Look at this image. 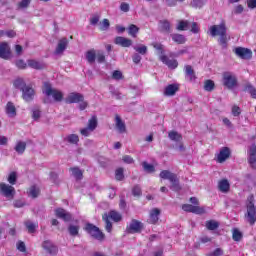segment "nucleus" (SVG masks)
Masks as SVG:
<instances>
[{
	"mask_svg": "<svg viewBox=\"0 0 256 256\" xmlns=\"http://www.w3.org/2000/svg\"><path fill=\"white\" fill-rule=\"evenodd\" d=\"M209 31L212 37H219L218 43L221 45L222 49H227V26L225 22L211 26Z\"/></svg>",
	"mask_w": 256,
	"mask_h": 256,
	"instance_id": "1",
	"label": "nucleus"
},
{
	"mask_svg": "<svg viewBox=\"0 0 256 256\" xmlns=\"http://www.w3.org/2000/svg\"><path fill=\"white\" fill-rule=\"evenodd\" d=\"M42 93L46 95V97H52L56 103H61L63 101V92L61 90L53 88L51 83L44 82L42 87Z\"/></svg>",
	"mask_w": 256,
	"mask_h": 256,
	"instance_id": "2",
	"label": "nucleus"
},
{
	"mask_svg": "<svg viewBox=\"0 0 256 256\" xmlns=\"http://www.w3.org/2000/svg\"><path fill=\"white\" fill-rule=\"evenodd\" d=\"M103 221H105V229L108 233H111L113 231V224L109 219H112L114 223H119L123 217L121 214L115 210L110 211L109 213H105L102 216Z\"/></svg>",
	"mask_w": 256,
	"mask_h": 256,
	"instance_id": "3",
	"label": "nucleus"
},
{
	"mask_svg": "<svg viewBox=\"0 0 256 256\" xmlns=\"http://www.w3.org/2000/svg\"><path fill=\"white\" fill-rule=\"evenodd\" d=\"M66 103L71 104V103H80L79 104V109L80 111H85L86 107H89V103L85 101V96L79 92H72L68 94V96L65 99Z\"/></svg>",
	"mask_w": 256,
	"mask_h": 256,
	"instance_id": "4",
	"label": "nucleus"
},
{
	"mask_svg": "<svg viewBox=\"0 0 256 256\" xmlns=\"http://www.w3.org/2000/svg\"><path fill=\"white\" fill-rule=\"evenodd\" d=\"M222 83L227 89L237 87V76L233 72H224L222 74Z\"/></svg>",
	"mask_w": 256,
	"mask_h": 256,
	"instance_id": "5",
	"label": "nucleus"
},
{
	"mask_svg": "<svg viewBox=\"0 0 256 256\" xmlns=\"http://www.w3.org/2000/svg\"><path fill=\"white\" fill-rule=\"evenodd\" d=\"M85 231H87V233L97 241H103L105 239V234L99 229V227L91 223L86 224Z\"/></svg>",
	"mask_w": 256,
	"mask_h": 256,
	"instance_id": "6",
	"label": "nucleus"
},
{
	"mask_svg": "<svg viewBox=\"0 0 256 256\" xmlns=\"http://www.w3.org/2000/svg\"><path fill=\"white\" fill-rule=\"evenodd\" d=\"M0 193L3 197H6V199L11 201L15 197V187L9 184L0 183Z\"/></svg>",
	"mask_w": 256,
	"mask_h": 256,
	"instance_id": "7",
	"label": "nucleus"
},
{
	"mask_svg": "<svg viewBox=\"0 0 256 256\" xmlns=\"http://www.w3.org/2000/svg\"><path fill=\"white\" fill-rule=\"evenodd\" d=\"M234 53L235 55H237V57H239L240 59H244L246 61L252 59L253 57V51H251V49L249 48L236 47L234 49Z\"/></svg>",
	"mask_w": 256,
	"mask_h": 256,
	"instance_id": "8",
	"label": "nucleus"
},
{
	"mask_svg": "<svg viewBox=\"0 0 256 256\" xmlns=\"http://www.w3.org/2000/svg\"><path fill=\"white\" fill-rule=\"evenodd\" d=\"M127 233H141L143 231V223L141 221L132 219L130 224L126 228Z\"/></svg>",
	"mask_w": 256,
	"mask_h": 256,
	"instance_id": "9",
	"label": "nucleus"
},
{
	"mask_svg": "<svg viewBox=\"0 0 256 256\" xmlns=\"http://www.w3.org/2000/svg\"><path fill=\"white\" fill-rule=\"evenodd\" d=\"M247 221L250 223V225H255L256 221V210H255V204L253 202H249L247 205Z\"/></svg>",
	"mask_w": 256,
	"mask_h": 256,
	"instance_id": "10",
	"label": "nucleus"
},
{
	"mask_svg": "<svg viewBox=\"0 0 256 256\" xmlns=\"http://www.w3.org/2000/svg\"><path fill=\"white\" fill-rule=\"evenodd\" d=\"M22 99L27 103L33 101L35 99V89L31 86H27L22 90Z\"/></svg>",
	"mask_w": 256,
	"mask_h": 256,
	"instance_id": "11",
	"label": "nucleus"
},
{
	"mask_svg": "<svg viewBox=\"0 0 256 256\" xmlns=\"http://www.w3.org/2000/svg\"><path fill=\"white\" fill-rule=\"evenodd\" d=\"M0 58L10 59L11 58V47L7 42L0 43Z\"/></svg>",
	"mask_w": 256,
	"mask_h": 256,
	"instance_id": "12",
	"label": "nucleus"
},
{
	"mask_svg": "<svg viewBox=\"0 0 256 256\" xmlns=\"http://www.w3.org/2000/svg\"><path fill=\"white\" fill-rule=\"evenodd\" d=\"M56 217L58 219H62L63 221L69 222L71 219H73V215H71L67 210L63 208H57L55 210Z\"/></svg>",
	"mask_w": 256,
	"mask_h": 256,
	"instance_id": "13",
	"label": "nucleus"
},
{
	"mask_svg": "<svg viewBox=\"0 0 256 256\" xmlns=\"http://www.w3.org/2000/svg\"><path fill=\"white\" fill-rule=\"evenodd\" d=\"M193 213L194 215H205L207 213V207L199 205V199L193 198Z\"/></svg>",
	"mask_w": 256,
	"mask_h": 256,
	"instance_id": "14",
	"label": "nucleus"
},
{
	"mask_svg": "<svg viewBox=\"0 0 256 256\" xmlns=\"http://www.w3.org/2000/svg\"><path fill=\"white\" fill-rule=\"evenodd\" d=\"M230 156L231 150L228 147H224L220 150V153L217 156V161L218 163H225Z\"/></svg>",
	"mask_w": 256,
	"mask_h": 256,
	"instance_id": "15",
	"label": "nucleus"
},
{
	"mask_svg": "<svg viewBox=\"0 0 256 256\" xmlns=\"http://www.w3.org/2000/svg\"><path fill=\"white\" fill-rule=\"evenodd\" d=\"M42 247L49 255H57V246L53 242L46 240L42 243Z\"/></svg>",
	"mask_w": 256,
	"mask_h": 256,
	"instance_id": "16",
	"label": "nucleus"
},
{
	"mask_svg": "<svg viewBox=\"0 0 256 256\" xmlns=\"http://www.w3.org/2000/svg\"><path fill=\"white\" fill-rule=\"evenodd\" d=\"M114 43L116 45H120V47H131V45H133V40L123 36H117L114 40Z\"/></svg>",
	"mask_w": 256,
	"mask_h": 256,
	"instance_id": "17",
	"label": "nucleus"
},
{
	"mask_svg": "<svg viewBox=\"0 0 256 256\" xmlns=\"http://www.w3.org/2000/svg\"><path fill=\"white\" fill-rule=\"evenodd\" d=\"M160 61H162V63H164V65H167V67H169V69H177V66L179 65L177 60H173V59L171 60V59H169V57H167L165 55L160 56Z\"/></svg>",
	"mask_w": 256,
	"mask_h": 256,
	"instance_id": "18",
	"label": "nucleus"
},
{
	"mask_svg": "<svg viewBox=\"0 0 256 256\" xmlns=\"http://www.w3.org/2000/svg\"><path fill=\"white\" fill-rule=\"evenodd\" d=\"M67 45H69V40L67 38L64 37L60 39L55 50L56 55H61V53L67 49Z\"/></svg>",
	"mask_w": 256,
	"mask_h": 256,
	"instance_id": "19",
	"label": "nucleus"
},
{
	"mask_svg": "<svg viewBox=\"0 0 256 256\" xmlns=\"http://www.w3.org/2000/svg\"><path fill=\"white\" fill-rule=\"evenodd\" d=\"M161 215V210L159 208H154L150 211V217L148 219V223L151 225H155L157 221H159V216Z\"/></svg>",
	"mask_w": 256,
	"mask_h": 256,
	"instance_id": "20",
	"label": "nucleus"
},
{
	"mask_svg": "<svg viewBox=\"0 0 256 256\" xmlns=\"http://www.w3.org/2000/svg\"><path fill=\"white\" fill-rule=\"evenodd\" d=\"M218 189L221 193H229L231 191V184L229 183V180L222 179L218 182Z\"/></svg>",
	"mask_w": 256,
	"mask_h": 256,
	"instance_id": "21",
	"label": "nucleus"
},
{
	"mask_svg": "<svg viewBox=\"0 0 256 256\" xmlns=\"http://www.w3.org/2000/svg\"><path fill=\"white\" fill-rule=\"evenodd\" d=\"M178 91L179 86H177L176 84H170L164 89V95L166 97H173V95H175V93H177Z\"/></svg>",
	"mask_w": 256,
	"mask_h": 256,
	"instance_id": "22",
	"label": "nucleus"
},
{
	"mask_svg": "<svg viewBox=\"0 0 256 256\" xmlns=\"http://www.w3.org/2000/svg\"><path fill=\"white\" fill-rule=\"evenodd\" d=\"M159 30L161 33H171V22L169 20H160Z\"/></svg>",
	"mask_w": 256,
	"mask_h": 256,
	"instance_id": "23",
	"label": "nucleus"
},
{
	"mask_svg": "<svg viewBox=\"0 0 256 256\" xmlns=\"http://www.w3.org/2000/svg\"><path fill=\"white\" fill-rule=\"evenodd\" d=\"M115 123L116 129L119 131V133H125V131H127V127L125 126V122H123V120L121 119V116H115Z\"/></svg>",
	"mask_w": 256,
	"mask_h": 256,
	"instance_id": "24",
	"label": "nucleus"
},
{
	"mask_svg": "<svg viewBox=\"0 0 256 256\" xmlns=\"http://www.w3.org/2000/svg\"><path fill=\"white\" fill-rule=\"evenodd\" d=\"M96 55L97 52L95 51V49L88 50L85 54L86 61H88L90 65H93V63H95Z\"/></svg>",
	"mask_w": 256,
	"mask_h": 256,
	"instance_id": "25",
	"label": "nucleus"
},
{
	"mask_svg": "<svg viewBox=\"0 0 256 256\" xmlns=\"http://www.w3.org/2000/svg\"><path fill=\"white\" fill-rule=\"evenodd\" d=\"M25 149H27V143L24 141H18L14 148V150L16 151V153H18V155H23L25 153Z\"/></svg>",
	"mask_w": 256,
	"mask_h": 256,
	"instance_id": "26",
	"label": "nucleus"
},
{
	"mask_svg": "<svg viewBox=\"0 0 256 256\" xmlns=\"http://www.w3.org/2000/svg\"><path fill=\"white\" fill-rule=\"evenodd\" d=\"M168 137L171 141H174L175 143H181L183 141V136L179 134L177 131H170L168 133Z\"/></svg>",
	"mask_w": 256,
	"mask_h": 256,
	"instance_id": "27",
	"label": "nucleus"
},
{
	"mask_svg": "<svg viewBox=\"0 0 256 256\" xmlns=\"http://www.w3.org/2000/svg\"><path fill=\"white\" fill-rule=\"evenodd\" d=\"M170 189L171 191H175V193H179L181 190V184L179 183V178L176 176L172 180H170Z\"/></svg>",
	"mask_w": 256,
	"mask_h": 256,
	"instance_id": "28",
	"label": "nucleus"
},
{
	"mask_svg": "<svg viewBox=\"0 0 256 256\" xmlns=\"http://www.w3.org/2000/svg\"><path fill=\"white\" fill-rule=\"evenodd\" d=\"M70 171L76 181H81V179H83V170L79 169V167H72L70 168Z\"/></svg>",
	"mask_w": 256,
	"mask_h": 256,
	"instance_id": "29",
	"label": "nucleus"
},
{
	"mask_svg": "<svg viewBox=\"0 0 256 256\" xmlns=\"http://www.w3.org/2000/svg\"><path fill=\"white\" fill-rule=\"evenodd\" d=\"M177 176V174L172 173L169 170H163L160 172V178L161 179H167L168 181H172L175 177Z\"/></svg>",
	"mask_w": 256,
	"mask_h": 256,
	"instance_id": "30",
	"label": "nucleus"
},
{
	"mask_svg": "<svg viewBox=\"0 0 256 256\" xmlns=\"http://www.w3.org/2000/svg\"><path fill=\"white\" fill-rule=\"evenodd\" d=\"M6 113L7 115H9V117H15V115H17V109L15 108V105L12 102L7 103Z\"/></svg>",
	"mask_w": 256,
	"mask_h": 256,
	"instance_id": "31",
	"label": "nucleus"
},
{
	"mask_svg": "<svg viewBox=\"0 0 256 256\" xmlns=\"http://www.w3.org/2000/svg\"><path fill=\"white\" fill-rule=\"evenodd\" d=\"M27 83H25V80L23 78H18L14 81V87L16 89H19L20 91L24 90L27 87Z\"/></svg>",
	"mask_w": 256,
	"mask_h": 256,
	"instance_id": "32",
	"label": "nucleus"
},
{
	"mask_svg": "<svg viewBox=\"0 0 256 256\" xmlns=\"http://www.w3.org/2000/svg\"><path fill=\"white\" fill-rule=\"evenodd\" d=\"M28 65L32 68V69H45V64L41 63L37 60H29L28 61Z\"/></svg>",
	"mask_w": 256,
	"mask_h": 256,
	"instance_id": "33",
	"label": "nucleus"
},
{
	"mask_svg": "<svg viewBox=\"0 0 256 256\" xmlns=\"http://www.w3.org/2000/svg\"><path fill=\"white\" fill-rule=\"evenodd\" d=\"M171 37L174 43H177L178 45H183L186 41L185 36L181 34H171Z\"/></svg>",
	"mask_w": 256,
	"mask_h": 256,
	"instance_id": "34",
	"label": "nucleus"
},
{
	"mask_svg": "<svg viewBox=\"0 0 256 256\" xmlns=\"http://www.w3.org/2000/svg\"><path fill=\"white\" fill-rule=\"evenodd\" d=\"M176 29L177 31H187L189 29V21L179 20Z\"/></svg>",
	"mask_w": 256,
	"mask_h": 256,
	"instance_id": "35",
	"label": "nucleus"
},
{
	"mask_svg": "<svg viewBox=\"0 0 256 256\" xmlns=\"http://www.w3.org/2000/svg\"><path fill=\"white\" fill-rule=\"evenodd\" d=\"M64 141H67L72 145H77L79 143V136L77 134H70L64 139Z\"/></svg>",
	"mask_w": 256,
	"mask_h": 256,
	"instance_id": "36",
	"label": "nucleus"
},
{
	"mask_svg": "<svg viewBox=\"0 0 256 256\" xmlns=\"http://www.w3.org/2000/svg\"><path fill=\"white\" fill-rule=\"evenodd\" d=\"M79 229H80L79 225L70 224L68 226V232L72 237H77V235H79Z\"/></svg>",
	"mask_w": 256,
	"mask_h": 256,
	"instance_id": "37",
	"label": "nucleus"
},
{
	"mask_svg": "<svg viewBox=\"0 0 256 256\" xmlns=\"http://www.w3.org/2000/svg\"><path fill=\"white\" fill-rule=\"evenodd\" d=\"M206 228L209 231H215V229H219V222L215 220H209L206 222Z\"/></svg>",
	"mask_w": 256,
	"mask_h": 256,
	"instance_id": "38",
	"label": "nucleus"
},
{
	"mask_svg": "<svg viewBox=\"0 0 256 256\" xmlns=\"http://www.w3.org/2000/svg\"><path fill=\"white\" fill-rule=\"evenodd\" d=\"M233 241H241L243 239V233L239 229L234 228L232 230Z\"/></svg>",
	"mask_w": 256,
	"mask_h": 256,
	"instance_id": "39",
	"label": "nucleus"
},
{
	"mask_svg": "<svg viewBox=\"0 0 256 256\" xmlns=\"http://www.w3.org/2000/svg\"><path fill=\"white\" fill-rule=\"evenodd\" d=\"M185 77L188 81H193V67L191 65L185 66Z\"/></svg>",
	"mask_w": 256,
	"mask_h": 256,
	"instance_id": "40",
	"label": "nucleus"
},
{
	"mask_svg": "<svg viewBox=\"0 0 256 256\" xmlns=\"http://www.w3.org/2000/svg\"><path fill=\"white\" fill-rule=\"evenodd\" d=\"M152 47L158 51L159 59H161V55H165V50L163 49V44L154 42L152 43Z\"/></svg>",
	"mask_w": 256,
	"mask_h": 256,
	"instance_id": "41",
	"label": "nucleus"
},
{
	"mask_svg": "<svg viewBox=\"0 0 256 256\" xmlns=\"http://www.w3.org/2000/svg\"><path fill=\"white\" fill-rule=\"evenodd\" d=\"M88 128L90 131H95V129H97V116L91 117V119L88 121Z\"/></svg>",
	"mask_w": 256,
	"mask_h": 256,
	"instance_id": "42",
	"label": "nucleus"
},
{
	"mask_svg": "<svg viewBox=\"0 0 256 256\" xmlns=\"http://www.w3.org/2000/svg\"><path fill=\"white\" fill-rule=\"evenodd\" d=\"M213 89H215V82L213 80H206L204 82V90L211 92Z\"/></svg>",
	"mask_w": 256,
	"mask_h": 256,
	"instance_id": "43",
	"label": "nucleus"
},
{
	"mask_svg": "<svg viewBox=\"0 0 256 256\" xmlns=\"http://www.w3.org/2000/svg\"><path fill=\"white\" fill-rule=\"evenodd\" d=\"M128 33L131 35V37H137V34L139 33V27H137L135 24L130 25L128 28Z\"/></svg>",
	"mask_w": 256,
	"mask_h": 256,
	"instance_id": "44",
	"label": "nucleus"
},
{
	"mask_svg": "<svg viewBox=\"0 0 256 256\" xmlns=\"http://www.w3.org/2000/svg\"><path fill=\"white\" fill-rule=\"evenodd\" d=\"M24 224H25V227L28 229V233H35V229H37V225L31 222V220H27Z\"/></svg>",
	"mask_w": 256,
	"mask_h": 256,
	"instance_id": "45",
	"label": "nucleus"
},
{
	"mask_svg": "<svg viewBox=\"0 0 256 256\" xmlns=\"http://www.w3.org/2000/svg\"><path fill=\"white\" fill-rule=\"evenodd\" d=\"M245 91H247L253 99H256V89L251 84L245 86Z\"/></svg>",
	"mask_w": 256,
	"mask_h": 256,
	"instance_id": "46",
	"label": "nucleus"
},
{
	"mask_svg": "<svg viewBox=\"0 0 256 256\" xmlns=\"http://www.w3.org/2000/svg\"><path fill=\"white\" fill-rule=\"evenodd\" d=\"M29 193L31 195V197H33L34 199L39 197V193H41V190H39V188L37 186H32L30 187Z\"/></svg>",
	"mask_w": 256,
	"mask_h": 256,
	"instance_id": "47",
	"label": "nucleus"
},
{
	"mask_svg": "<svg viewBox=\"0 0 256 256\" xmlns=\"http://www.w3.org/2000/svg\"><path fill=\"white\" fill-rule=\"evenodd\" d=\"M134 49L140 55H147V46L145 45L135 46Z\"/></svg>",
	"mask_w": 256,
	"mask_h": 256,
	"instance_id": "48",
	"label": "nucleus"
},
{
	"mask_svg": "<svg viewBox=\"0 0 256 256\" xmlns=\"http://www.w3.org/2000/svg\"><path fill=\"white\" fill-rule=\"evenodd\" d=\"M256 157V145L252 144L248 150V159Z\"/></svg>",
	"mask_w": 256,
	"mask_h": 256,
	"instance_id": "49",
	"label": "nucleus"
},
{
	"mask_svg": "<svg viewBox=\"0 0 256 256\" xmlns=\"http://www.w3.org/2000/svg\"><path fill=\"white\" fill-rule=\"evenodd\" d=\"M132 195H134V197H141L142 191H141V186L140 185H135L133 187Z\"/></svg>",
	"mask_w": 256,
	"mask_h": 256,
	"instance_id": "50",
	"label": "nucleus"
},
{
	"mask_svg": "<svg viewBox=\"0 0 256 256\" xmlns=\"http://www.w3.org/2000/svg\"><path fill=\"white\" fill-rule=\"evenodd\" d=\"M8 183H10V185H15V183H17V172L10 173Z\"/></svg>",
	"mask_w": 256,
	"mask_h": 256,
	"instance_id": "51",
	"label": "nucleus"
},
{
	"mask_svg": "<svg viewBox=\"0 0 256 256\" xmlns=\"http://www.w3.org/2000/svg\"><path fill=\"white\" fill-rule=\"evenodd\" d=\"M112 79H114L115 81H121V79H123V73H121V71L119 70H115L112 73Z\"/></svg>",
	"mask_w": 256,
	"mask_h": 256,
	"instance_id": "52",
	"label": "nucleus"
},
{
	"mask_svg": "<svg viewBox=\"0 0 256 256\" xmlns=\"http://www.w3.org/2000/svg\"><path fill=\"white\" fill-rule=\"evenodd\" d=\"M143 168L145 171H147L148 173H153L155 171V166L147 163V162H143Z\"/></svg>",
	"mask_w": 256,
	"mask_h": 256,
	"instance_id": "53",
	"label": "nucleus"
},
{
	"mask_svg": "<svg viewBox=\"0 0 256 256\" xmlns=\"http://www.w3.org/2000/svg\"><path fill=\"white\" fill-rule=\"evenodd\" d=\"M96 59L98 63H105V54L103 53V51H98L96 53Z\"/></svg>",
	"mask_w": 256,
	"mask_h": 256,
	"instance_id": "54",
	"label": "nucleus"
},
{
	"mask_svg": "<svg viewBox=\"0 0 256 256\" xmlns=\"http://www.w3.org/2000/svg\"><path fill=\"white\" fill-rule=\"evenodd\" d=\"M115 177L117 179V181H123V168H118L115 172Z\"/></svg>",
	"mask_w": 256,
	"mask_h": 256,
	"instance_id": "55",
	"label": "nucleus"
},
{
	"mask_svg": "<svg viewBox=\"0 0 256 256\" xmlns=\"http://www.w3.org/2000/svg\"><path fill=\"white\" fill-rule=\"evenodd\" d=\"M101 27V31H107L109 29V19H104L101 23H100Z\"/></svg>",
	"mask_w": 256,
	"mask_h": 256,
	"instance_id": "56",
	"label": "nucleus"
},
{
	"mask_svg": "<svg viewBox=\"0 0 256 256\" xmlns=\"http://www.w3.org/2000/svg\"><path fill=\"white\" fill-rule=\"evenodd\" d=\"M17 249H18V251H21V253H25L27 251V247L25 246V242L19 241L17 243Z\"/></svg>",
	"mask_w": 256,
	"mask_h": 256,
	"instance_id": "57",
	"label": "nucleus"
},
{
	"mask_svg": "<svg viewBox=\"0 0 256 256\" xmlns=\"http://www.w3.org/2000/svg\"><path fill=\"white\" fill-rule=\"evenodd\" d=\"M122 161H124L125 163H127L128 165H131L133 163H135V160L133 159V157L129 156V155H125L122 157Z\"/></svg>",
	"mask_w": 256,
	"mask_h": 256,
	"instance_id": "58",
	"label": "nucleus"
},
{
	"mask_svg": "<svg viewBox=\"0 0 256 256\" xmlns=\"http://www.w3.org/2000/svg\"><path fill=\"white\" fill-rule=\"evenodd\" d=\"M232 115L234 117H239L241 115V108L239 106L232 107Z\"/></svg>",
	"mask_w": 256,
	"mask_h": 256,
	"instance_id": "59",
	"label": "nucleus"
},
{
	"mask_svg": "<svg viewBox=\"0 0 256 256\" xmlns=\"http://www.w3.org/2000/svg\"><path fill=\"white\" fill-rule=\"evenodd\" d=\"M182 210L186 211V213H193V205L184 204V205H182Z\"/></svg>",
	"mask_w": 256,
	"mask_h": 256,
	"instance_id": "60",
	"label": "nucleus"
},
{
	"mask_svg": "<svg viewBox=\"0 0 256 256\" xmlns=\"http://www.w3.org/2000/svg\"><path fill=\"white\" fill-rule=\"evenodd\" d=\"M129 9H130L129 4H127L125 2L121 3V5H120L121 11H123L124 13H129Z\"/></svg>",
	"mask_w": 256,
	"mask_h": 256,
	"instance_id": "61",
	"label": "nucleus"
},
{
	"mask_svg": "<svg viewBox=\"0 0 256 256\" xmlns=\"http://www.w3.org/2000/svg\"><path fill=\"white\" fill-rule=\"evenodd\" d=\"M248 9H256V0H247Z\"/></svg>",
	"mask_w": 256,
	"mask_h": 256,
	"instance_id": "62",
	"label": "nucleus"
},
{
	"mask_svg": "<svg viewBox=\"0 0 256 256\" xmlns=\"http://www.w3.org/2000/svg\"><path fill=\"white\" fill-rule=\"evenodd\" d=\"M248 163L252 169H256V157L248 158Z\"/></svg>",
	"mask_w": 256,
	"mask_h": 256,
	"instance_id": "63",
	"label": "nucleus"
},
{
	"mask_svg": "<svg viewBox=\"0 0 256 256\" xmlns=\"http://www.w3.org/2000/svg\"><path fill=\"white\" fill-rule=\"evenodd\" d=\"M223 255V250L221 248H217L212 254L209 256H221Z\"/></svg>",
	"mask_w": 256,
	"mask_h": 256,
	"instance_id": "64",
	"label": "nucleus"
}]
</instances>
